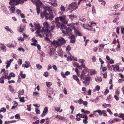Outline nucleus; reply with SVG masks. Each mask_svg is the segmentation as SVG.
Segmentation results:
<instances>
[{
  "label": "nucleus",
  "instance_id": "1",
  "mask_svg": "<svg viewBox=\"0 0 124 124\" xmlns=\"http://www.w3.org/2000/svg\"><path fill=\"white\" fill-rule=\"evenodd\" d=\"M52 10L49 7H47L45 8L44 11L40 13L41 17L43 18L44 16L45 17L46 19H49L51 20L53 17V15L51 13Z\"/></svg>",
  "mask_w": 124,
  "mask_h": 124
},
{
  "label": "nucleus",
  "instance_id": "2",
  "mask_svg": "<svg viewBox=\"0 0 124 124\" xmlns=\"http://www.w3.org/2000/svg\"><path fill=\"white\" fill-rule=\"evenodd\" d=\"M66 42V41L63 38L60 37L57 40H55V47H58L59 49H60V46L65 44Z\"/></svg>",
  "mask_w": 124,
  "mask_h": 124
},
{
  "label": "nucleus",
  "instance_id": "3",
  "mask_svg": "<svg viewBox=\"0 0 124 124\" xmlns=\"http://www.w3.org/2000/svg\"><path fill=\"white\" fill-rule=\"evenodd\" d=\"M9 4L10 5H17L19 4L23 3L26 0H9Z\"/></svg>",
  "mask_w": 124,
  "mask_h": 124
},
{
  "label": "nucleus",
  "instance_id": "4",
  "mask_svg": "<svg viewBox=\"0 0 124 124\" xmlns=\"http://www.w3.org/2000/svg\"><path fill=\"white\" fill-rule=\"evenodd\" d=\"M68 26H69L68 28L66 27L65 26V28H63V29H65V31L63 30H61L62 31V32L64 34L63 36H67V34H69L71 33L72 31V29H71V27H70L71 26L70 25Z\"/></svg>",
  "mask_w": 124,
  "mask_h": 124
},
{
  "label": "nucleus",
  "instance_id": "5",
  "mask_svg": "<svg viewBox=\"0 0 124 124\" xmlns=\"http://www.w3.org/2000/svg\"><path fill=\"white\" fill-rule=\"evenodd\" d=\"M78 7V6L77 5V2H74L69 5L68 9V10L73 9V10L70 12V13H71L73 10L77 9Z\"/></svg>",
  "mask_w": 124,
  "mask_h": 124
},
{
  "label": "nucleus",
  "instance_id": "6",
  "mask_svg": "<svg viewBox=\"0 0 124 124\" xmlns=\"http://www.w3.org/2000/svg\"><path fill=\"white\" fill-rule=\"evenodd\" d=\"M66 16L65 15H63L58 17L56 18L58 20L59 19L62 23L67 24L68 23V20L66 19Z\"/></svg>",
  "mask_w": 124,
  "mask_h": 124
},
{
  "label": "nucleus",
  "instance_id": "7",
  "mask_svg": "<svg viewBox=\"0 0 124 124\" xmlns=\"http://www.w3.org/2000/svg\"><path fill=\"white\" fill-rule=\"evenodd\" d=\"M56 26L57 28H59L61 30H63V28H65V25L63 24L60 23L58 20L55 19Z\"/></svg>",
  "mask_w": 124,
  "mask_h": 124
},
{
  "label": "nucleus",
  "instance_id": "8",
  "mask_svg": "<svg viewBox=\"0 0 124 124\" xmlns=\"http://www.w3.org/2000/svg\"><path fill=\"white\" fill-rule=\"evenodd\" d=\"M67 25H70L71 26V27H71V29H72V30L73 29H74V31L75 35L76 36H77V35L80 36H82V34L81 33L79 32L76 29L75 27L74 26L72 25L71 23H69Z\"/></svg>",
  "mask_w": 124,
  "mask_h": 124
},
{
  "label": "nucleus",
  "instance_id": "9",
  "mask_svg": "<svg viewBox=\"0 0 124 124\" xmlns=\"http://www.w3.org/2000/svg\"><path fill=\"white\" fill-rule=\"evenodd\" d=\"M89 70L88 69H85L84 70L82 71V74L80 76L81 78L84 79L87 76L85 74H86V72H89Z\"/></svg>",
  "mask_w": 124,
  "mask_h": 124
},
{
  "label": "nucleus",
  "instance_id": "10",
  "mask_svg": "<svg viewBox=\"0 0 124 124\" xmlns=\"http://www.w3.org/2000/svg\"><path fill=\"white\" fill-rule=\"evenodd\" d=\"M1 7L4 13L8 15L9 14V13L5 5L3 4H2L1 5Z\"/></svg>",
  "mask_w": 124,
  "mask_h": 124
},
{
  "label": "nucleus",
  "instance_id": "11",
  "mask_svg": "<svg viewBox=\"0 0 124 124\" xmlns=\"http://www.w3.org/2000/svg\"><path fill=\"white\" fill-rule=\"evenodd\" d=\"M112 66L113 68V70L115 71H119V66L118 65L116 64L115 65H112Z\"/></svg>",
  "mask_w": 124,
  "mask_h": 124
},
{
  "label": "nucleus",
  "instance_id": "12",
  "mask_svg": "<svg viewBox=\"0 0 124 124\" xmlns=\"http://www.w3.org/2000/svg\"><path fill=\"white\" fill-rule=\"evenodd\" d=\"M70 42L71 43H73L75 42V36L73 35H71L70 36Z\"/></svg>",
  "mask_w": 124,
  "mask_h": 124
},
{
  "label": "nucleus",
  "instance_id": "13",
  "mask_svg": "<svg viewBox=\"0 0 124 124\" xmlns=\"http://www.w3.org/2000/svg\"><path fill=\"white\" fill-rule=\"evenodd\" d=\"M6 47L3 44L0 43V48L4 52H6Z\"/></svg>",
  "mask_w": 124,
  "mask_h": 124
},
{
  "label": "nucleus",
  "instance_id": "14",
  "mask_svg": "<svg viewBox=\"0 0 124 124\" xmlns=\"http://www.w3.org/2000/svg\"><path fill=\"white\" fill-rule=\"evenodd\" d=\"M24 30V28L22 27L21 25H20L18 28V31L19 32L22 33L23 32V31Z\"/></svg>",
  "mask_w": 124,
  "mask_h": 124
},
{
  "label": "nucleus",
  "instance_id": "15",
  "mask_svg": "<svg viewBox=\"0 0 124 124\" xmlns=\"http://www.w3.org/2000/svg\"><path fill=\"white\" fill-rule=\"evenodd\" d=\"M8 7L10 8V10L12 11L11 13H13L14 11L15 10L16 8L13 5V6H12L11 5V6H9Z\"/></svg>",
  "mask_w": 124,
  "mask_h": 124
},
{
  "label": "nucleus",
  "instance_id": "16",
  "mask_svg": "<svg viewBox=\"0 0 124 124\" xmlns=\"http://www.w3.org/2000/svg\"><path fill=\"white\" fill-rule=\"evenodd\" d=\"M73 77L74 79L80 85V83L79 82V80L77 76L75 75H73Z\"/></svg>",
  "mask_w": 124,
  "mask_h": 124
},
{
  "label": "nucleus",
  "instance_id": "17",
  "mask_svg": "<svg viewBox=\"0 0 124 124\" xmlns=\"http://www.w3.org/2000/svg\"><path fill=\"white\" fill-rule=\"evenodd\" d=\"M54 48H50V55H52L54 54Z\"/></svg>",
  "mask_w": 124,
  "mask_h": 124
},
{
  "label": "nucleus",
  "instance_id": "18",
  "mask_svg": "<svg viewBox=\"0 0 124 124\" xmlns=\"http://www.w3.org/2000/svg\"><path fill=\"white\" fill-rule=\"evenodd\" d=\"M79 117L82 118H84L86 120L88 119V117L87 115H85L84 114H81L79 115Z\"/></svg>",
  "mask_w": 124,
  "mask_h": 124
},
{
  "label": "nucleus",
  "instance_id": "19",
  "mask_svg": "<svg viewBox=\"0 0 124 124\" xmlns=\"http://www.w3.org/2000/svg\"><path fill=\"white\" fill-rule=\"evenodd\" d=\"M73 65L74 66H76L79 68L81 69V67L78 64L77 62H75L73 63Z\"/></svg>",
  "mask_w": 124,
  "mask_h": 124
},
{
  "label": "nucleus",
  "instance_id": "20",
  "mask_svg": "<svg viewBox=\"0 0 124 124\" xmlns=\"http://www.w3.org/2000/svg\"><path fill=\"white\" fill-rule=\"evenodd\" d=\"M93 112H98L99 113V115L101 116L102 114V111H101V110L98 109L96 111H94Z\"/></svg>",
  "mask_w": 124,
  "mask_h": 124
},
{
  "label": "nucleus",
  "instance_id": "21",
  "mask_svg": "<svg viewBox=\"0 0 124 124\" xmlns=\"http://www.w3.org/2000/svg\"><path fill=\"white\" fill-rule=\"evenodd\" d=\"M24 90L23 89L22 90H20L18 92V94L19 95H23L24 93Z\"/></svg>",
  "mask_w": 124,
  "mask_h": 124
},
{
  "label": "nucleus",
  "instance_id": "22",
  "mask_svg": "<svg viewBox=\"0 0 124 124\" xmlns=\"http://www.w3.org/2000/svg\"><path fill=\"white\" fill-rule=\"evenodd\" d=\"M7 62L6 63L7 65L6 66V69H8V68L10 66L11 62H9L8 60L7 61Z\"/></svg>",
  "mask_w": 124,
  "mask_h": 124
},
{
  "label": "nucleus",
  "instance_id": "23",
  "mask_svg": "<svg viewBox=\"0 0 124 124\" xmlns=\"http://www.w3.org/2000/svg\"><path fill=\"white\" fill-rule=\"evenodd\" d=\"M7 46L8 47H14V45L13 44L10 43L8 44L7 45Z\"/></svg>",
  "mask_w": 124,
  "mask_h": 124
},
{
  "label": "nucleus",
  "instance_id": "24",
  "mask_svg": "<svg viewBox=\"0 0 124 124\" xmlns=\"http://www.w3.org/2000/svg\"><path fill=\"white\" fill-rule=\"evenodd\" d=\"M68 16H69V18H71L72 19H73L74 18H75L77 17V16L74 14L69 15Z\"/></svg>",
  "mask_w": 124,
  "mask_h": 124
},
{
  "label": "nucleus",
  "instance_id": "25",
  "mask_svg": "<svg viewBox=\"0 0 124 124\" xmlns=\"http://www.w3.org/2000/svg\"><path fill=\"white\" fill-rule=\"evenodd\" d=\"M90 73L91 75H93L96 74V71L94 70H90Z\"/></svg>",
  "mask_w": 124,
  "mask_h": 124
},
{
  "label": "nucleus",
  "instance_id": "26",
  "mask_svg": "<svg viewBox=\"0 0 124 124\" xmlns=\"http://www.w3.org/2000/svg\"><path fill=\"white\" fill-rule=\"evenodd\" d=\"M40 9V6H39V5L37 6L36 10H37V13L38 15H39V13Z\"/></svg>",
  "mask_w": 124,
  "mask_h": 124
},
{
  "label": "nucleus",
  "instance_id": "27",
  "mask_svg": "<svg viewBox=\"0 0 124 124\" xmlns=\"http://www.w3.org/2000/svg\"><path fill=\"white\" fill-rule=\"evenodd\" d=\"M43 25L47 28L49 27V24L47 22H44L43 23Z\"/></svg>",
  "mask_w": 124,
  "mask_h": 124
},
{
  "label": "nucleus",
  "instance_id": "28",
  "mask_svg": "<svg viewBox=\"0 0 124 124\" xmlns=\"http://www.w3.org/2000/svg\"><path fill=\"white\" fill-rule=\"evenodd\" d=\"M55 109L56 110V111L59 112H62V109H61L60 110V108L59 107H57L56 108H55Z\"/></svg>",
  "mask_w": 124,
  "mask_h": 124
},
{
  "label": "nucleus",
  "instance_id": "29",
  "mask_svg": "<svg viewBox=\"0 0 124 124\" xmlns=\"http://www.w3.org/2000/svg\"><path fill=\"white\" fill-rule=\"evenodd\" d=\"M48 109L47 107H45L44 109L43 112L44 113H45L46 114L48 111Z\"/></svg>",
  "mask_w": 124,
  "mask_h": 124
},
{
  "label": "nucleus",
  "instance_id": "30",
  "mask_svg": "<svg viewBox=\"0 0 124 124\" xmlns=\"http://www.w3.org/2000/svg\"><path fill=\"white\" fill-rule=\"evenodd\" d=\"M121 121V119H119L114 118L112 120V123H114L115 122L119 121Z\"/></svg>",
  "mask_w": 124,
  "mask_h": 124
},
{
  "label": "nucleus",
  "instance_id": "31",
  "mask_svg": "<svg viewBox=\"0 0 124 124\" xmlns=\"http://www.w3.org/2000/svg\"><path fill=\"white\" fill-rule=\"evenodd\" d=\"M55 117L61 120H63L64 119V117H63L59 115H57Z\"/></svg>",
  "mask_w": 124,
  "mask_h": 124
},
{
  "label": "nucleus",
  "instance_id": "32",
  "mask_svg": "<svg viewBox=\"0 0 124 124\" xmlns=\"http://www.w3.org/2000/svg\"><path fill=\"white\" fill-rule=\"evenodd\" d=\"M24 97H19L20 101L22 102H25V100H24Z\"/></svg>",
  "mask_w": 124,
  "mask_h": 124
},
{
  "label": "nucleus",
  "instance_id": "33",
  "mask_svg": "<svg viewBox=\"0 0 124 124\" xmlns=\"http://www.w3.org/2000/svg\"><path fill=\"white\" fill-rule=\"evenodd\" d=\"M37 30H40L41 27L39 23H38L35 26Z\"/></svg>",
  "mask_w": 124,
  "mask_h": 124
},
{
  "label": "nucleus",
  "instance_id": "34",
  "mask_svg": "<svg viewBox=\"0 0 124 124\" xmlns=\"http://www.w3.org/2000/svg\"><path fill=\"white\" fill-rule=\"evenodd\" d=\"M84 80L86 81L87 83L90 80V77H86Z\"/></svg>",
  "mask_w": 124,
  "mask_h": 124
},
{
  "label": "nucleus",
  "instance_id": "35",
  "mask_svg": "<svg viewBox=\"0 0 124 124\" xmlns=\"http://www.w3.org/2000/svg\"><path fill=\"white\" fill-rule=\"evenodd\" d=\"M36 66L37 68L39 70L40 69L42 68V66L39 64H37L36 65Z\"/></svg>",
  "mask_w": 124,
  "mask_h": 124
},
{
  "label": "nucleus",
  "instance_id": "36",
  "mask_svg": "<svg viewBox=\"0 0 124 124\" xmlns=\"http://www.w3.org/2000/svg\"><path fill=\"white\" fill-rule=\"evenodd\" d=\"M99 2H101V4L102 5H105L106 4L105 1L103 0H98Z\"/></svg>",
  "mask_w": 124,
  "mask_h": 124
},
{
  "label": "nucleus",
  "instance_id": "37",
  "mask_svg": "<svg viewBox=\"0 0 124 124\" xmlns=\"http://www.w3.org/2000/svg\"><path fill=\"white\" fill-rule=\"evenodd\" d=\"M9 75L10 76L13 78L15 77V74L13 72H11L9 74Z\"/></svg>",
  "mask_w": 124,
  "mask_h": 124
},
{
  "label": "nucleus",
  "instance_id": "38",
  "mask_svg": "<svg viewBox=\"0 0 124 124\" xmlns=\"http://www.w3.org/2000/svg\"><path fill=\"white\" fill-rule=\"evenodd\" d=\"M52 84L50 82H46V85L47 87H49L52 85Z\"/></svg>",
  "mask_w": 124,
  "mask_h": 124
},
{
  "label": "nucleus",
  "instance_id": "39",
  "mask_svg": "<svg viewBox=\"0 0 124 124\" xmlns=\"http://www.w3.org/2000/svg\"><path fill=\"white\" fill-rule=\"evenodd\" d=\"M43 76L46 77L49 76L48 73L47 72H44L43 74Z\"/></svg>",
  "mask_w": 124,
  "mask_h": 124
},
{
  "label": "nucleus",
  "instance_id": "40",
  "mask_svg": "<svg viewBox=\"0 0 124 124\" xmlns=\"http://www.w3.org/2000/svg\"><path fill=\"white\" fill-rule=\"evenodd\" d=\"M83 101V100L81 99L80 98L78 100V102L79 104H81L82 103Z\"/></svg>",
  "mask_w": 124,
  "mask_h": 124
},
{
  "label": "nucleus",
  "instance_id": "41",
  "mask_svg": "<svg viewBox=\"0 0 124 124\" xmlns=\"http://www.w3.org/2000/svg\"><path fill=\"white\" fill-rule=\"evenodd\" d=\"M4 79L1 77L0 79V83L1 84L4 83Z\"/></svg>",
  "mask_w": 124,
  "mask_h": 124
},
{
  "label": "nucleus",
  "instance_id": "42",
  "mask_svg": "<svg viewBox=\"0 0 124 124\" xmlns=\"http://www.w3.org/2000/svg\"><path fill=\"white\" fill-rule=\"evenodd\" d=\"M120 4H118L116 5H114V9L117 8H118L120 7Z\"/></svg>",
  "mask_w": 124,
  "mask_h": 124
},
{
  "label": "nucleus",
  "instance_id": "43",
  "mask_svg": "<svg viewBox=\"0 0 124 124\" xmlns=\"http://www.w3.org/2000/svg\"><path fill=\"white\" fill-rule=\"evenodd\" d=\"M30 66L28 65L27 64H23L22 65V66L23 67H24L25 68H28L29 67V66Z\"/></svg>",
  "mask_w": 124,
  "mask_h": 124
},
{
  "label": "nucleus",
  "instance_id": "44",
  "mask_svg": "<svg viewBox=\"0 0 124 124\" xmlns=\"http://www.w3.org/2000/svg\"><path fill=\"white\" fill-rule=\"evenodd\" d=\"M5 29L7 31H10V29L9 28L8 26H6L4 27Z\"/></svg>",
  "mask_w": 124,
  "mask_h": 124
},
{
  "label": "nucleus",
  "instance_id": "45",
  "mask_svg": "<svg viewBox=\"0 0 124 124\" xmlns=\"http://www.w3.org/2000/svg\"><path fill=\"white\" fill-rule=\"evenodd\" d=\"M0 110L1 111V112L3 113L5 112L6 111V108H1Z\"/></svg>",
  "mask_w": 124,
  "mask_h": 124
},
{
  "label": "nucleus",
  "instance_id": "46",
  "mask_svg": "<svg viewBox=\"0 0 124 124\" xmlns=\"http://www.w3.org/2000/svg\"><path fill=\"white\" fill-rule=\"evenodd\" d=\"M71 49V47L70 45H68L67 47L66 50V51H70Z\"/></svg>",
  "mask_w": 124,
  "mask_h": 124
},
{
  "label": "nucleus",
  "instance_id": "47",
  "mask_svg": "<svg viewBox=\"0 0 124 124\" xmlns=\"http://www.w3.org/2000/svg\"><path fill=\"white\" fill-rule=\"evenodd\" d=\"M15 117L16 118L18 119H20V115L19 114H16L15 116Z\"/></svg>",
  "mask_w": 124,
  "mask_h": 124
},
{
  "label": "nucleus",
  "instance_id": "48",
  "mask_svg": "<svg viewBox=\"0 0 124 124\" xmlns=\"http://www.w3.org/2000/svg\"><path fill=\"white\" fill-rule=\"evenodd\" d=\"M84 61L85 60L84 59H79L78 60L79 62L82 63V64L84 63Z\"/></svg>",
  "mask_w": 124,
  "mask_h": 124
},
{
  "label": "nucleus",
  "instance_id": "49",
  "mask_svg": "<svg viewBox=\"0 0 124 124\" xmlns=\"http://www.w3.org/2000/svg\"><path fill=\"white\" fill-rule=\"evenodd\" d=\"M16 12L18 15L21 14V11L19 9H17L16 10Z\"/></svg>",
  "mask_w": 124,
  "mask_h": 124
},
{
  "label": "nucleus",
  "instance_id": "50",
  "mask_svg": "<svg viewBox=\"0 0 124 124\" xmlns=\"http://www.w3.org/2000/svg\"><path fill=\"white\" fill-rule=\"evenodd\" d=\"M106 111L105 110H102V113H103V115L104 116H107V115L105 113Z\"/></svg>",
  "mask_w": 124,
  "mask_h": 124
},
{
  "label": "nucleus",
  "instance_id": "51",
  "mask_svg": "<svg viewBox=\"0 0 124 124\" xmlns=\"http://www.w3.org/2000/svg\"><path fill=\"white\" fill-rule=\"evenodd\" d=\"M35 111L36 112V113L37 114H39L40 113V111L39 110L37 109V108H36L35 109Z\"/></svg>",
  "mask_w": 124,
  "mask_h": 124
},
{
  "label": "nucleus",
  "instance_id": "52",
  "mask_svg": "<svg viewBox=\"0 0 124 124\" xmlns=\"http://www.w3.org/2000/svg\"><path fill=\"white\" fill-rule=\"evenodd\" d=\"M107 111L109 113L110 115H112L113 113L111 111V110L109 109H107Z\"/></svg>",
  "mask_w": 124,
  "mask_h": 124
},
{
  "label": "nucleus",
  "instance_id": "53",
  "mask_svg": "<svg viewBox=\"0 0 124 124\" xmlns=\"http://www.w3.org/2000/svg\"><path fill=\"white\" fill-rule=\"evenodd\" d=\"M95 79L98 82H100L101 81V79L100 78H97V79L95 78Z\"/></svg>",
  "mask_w": 124,
  "mask_h": 124
},
{
  "label": "nucleus",
  "instance_id": "54",
  "mask_svg": "<svg viewBox=\"0 0 124 124\" xmlns=\"http://www.w3.org/2000/svg\"><path fill=\"white\" fill-rule=\"evenodd\" d=\"M61 76L64 78H66V77L65 76V74H64V73L63 72H61Z\"/></svg>",
  "mask_w": 124,
  "mask_h": 124
},
{
  "label": "nucleus",
  "instance_id": "55",
  "mask_svg": "<svg viewBox=\"0 0 124 124\" xmlns=\"http://www.w3.org/2000/svg\"><path fill=\"white\" fill-rule=\"evenodd\" d=\"M31 1L32 2L34 3L35 4L36 6H39V5L37 3V2L35 1L34 0H31Z\"/></svg>",
  "mask_w": 124,
  "mask_h": 124
},
{
  "label": "nucleus",
  "instance_id": "56",
  "mask_svg": "<svg viewBox=\"0 0 124 124\" xmlns=\"http://www.w3.org/2000/svg\"><path fill=\"white\" fill-rule=\"evenodd\" d=\"M61 9L62 11H64L65 10L64 7L62 5H61Z\"/></svg>",
  "mask_w": 124,
  "mask_h": 124
},
{
  "label": "nucleus",
  "instance_id": "57",
  "mask_svg": "<svg viewBox=\"0 0 124 124\" xmlns=\"http://www.w3.org/2000/svg\"><path fill=\"white\" fill-rule=\"evenodd\" d=\"M19 64V66H20L22 63V61L21 59H19L18 61Z\"/></svg>",
  "mask_w": 124,
  "mask_h": 124
},
{
  "label": "nucleus",
  "instance_id": "58",
  "mask_svg": "<svg viewBox=\"0 0 124 124\" xmlns=\"http://www.w3.org/2000/svg\"><path fill=\"white\" fill-rule=\"evenodd\" d=\"M52 67L51 65L50 64H49L48 66L47 70L48 71L50 69H51Z\"/></svg>",
  "mask_w": 124,
  "mask_h": 124
},
{
  "label": "nucleus",
  "instance_id": "59",
  "mask_svg": "<svg viewBox=\"0 0 124 124\" xmlns=\"http://www.w3.org/2000/svg\"><path fill=\"white\" fill-rule=\"evenodd\" d=\"M120 47V44H119V43H118V44L117 46V47L116 48V50L117 51H119V50L118 48H119Z\"/></svg>",
  "mask_w": 124,
  "mask_h": 124
},
{
  "label": "nucleus",
  "instance_id": "60",
  "mask_svg": "<svg viewBox=\"0 0 124 124\" xmlns=\"http://www.w3.org/2000/svg\"><path fill=\"white\" fill-rule=\"evenodd\" d=\"M109 92V90L108 89H106L104 92V94L106 95Z\"/></svg>",
  "mask_w": 124,
  "mask_h": 124
},
{
  "label": "nucleus",
  "instance_id": "61",
  "mask_svg": "<svg viewBox=\"0 0 124 124\" xmlns=\"http://www.w3.org/2000/svg\"><path fill=\"white\" fill-rule=\"evenodd\" d=\"M96 90L98 91L100 89V87L99 85H97L95 87Z\"/></svg>",
  "mask_w": 124,
  "mask_h": 124
},
{
  "label": "nucleus",
  "instance_id": "62",
  "mask_svg": "<svg viewBox=\"0 0 124 124\" xmlns=\"http://www.w3.org/2000/svg\"><path fill=\"white\" fill-rule=\"evenodd\" d=\"M82 103L84 105H85V106H86L87 105V102L86 101H83Z\"/></svg>",
  "mask_w": 124,
  "mask_h": 124
},
{
  "label": "nucleus",
  "instance_id": "63",
  "mask_svg": "<svg viewBox=\"0 0 124 124\" xmlns=\"http://www.w3.org/2000/svg\"><path fill=\"white\" fill-rule=\"evenodd\" d=\"M107 70V68L106 67H103L102 68V71L103 72Z\"/></svg>",
  "mask_w": 124,
  "mask_h": 124
},
{
  "label": "nucleus",
  "instance_id": "64",
  "mask_svg": "<svg viewBox=\"0 0 124 124\" xmlns=\"http://www.w3.org/2000/svg\"><path fill=\"white\" fill-rule=\"evenodd\" d=\"M121 33L123 34H124V28H121Z\"/></svg>",
  "mask_w": 124,
  "mask_h": 124
}]
</instances>
